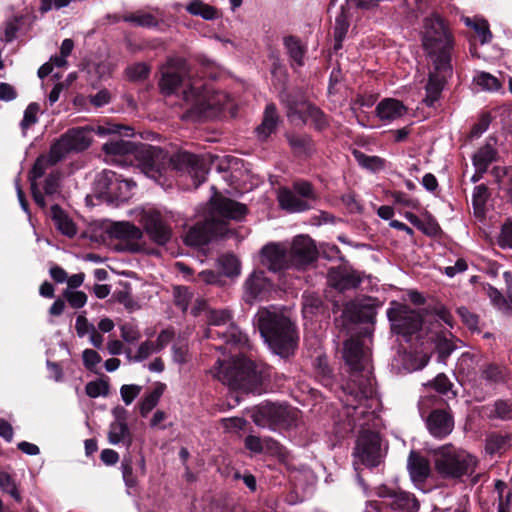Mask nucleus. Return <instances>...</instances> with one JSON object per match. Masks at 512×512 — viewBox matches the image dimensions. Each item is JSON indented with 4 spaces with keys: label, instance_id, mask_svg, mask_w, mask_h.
Masks as SVG:
<instances>
[{
    "label": "nucleus",
    "instance_id": "obj_14",
    "mask_svg": "<svg viewBox=\"0 0 512 512\" xmlns=\"http://www.w3.org/2000/svg\"><path fill=\"white\" fill-rule=\"evenodd\" d=\"M353 457V464L356 471L358 470V464H362L369 469L378 467L385 457L380 435L376 432L363 429L357 437Z\"/></svg>",
    "mask_w": 512,
    "mask_h": 512
},
{
    "label": "nucleus",
    "instance_id": "obj_36",
    "mask_svg": "<svg viewBox=\"0 0 512 512\" xmlns=\"http://www.w3.org/2000/svg\"><path fill=\"white\" fill-rule=\"evenodd\" d=\"M123 21L133 26L143 28H156L159 26V20L152 13L138 10L134 13L123 16Z\"/></svg>",
    "mask_w": 512,
    "mask_h": 512
},
{
    "label": "nucleus",
    "instance_id": "obj_45",
    "mask_svg": "<svg viewBox=\"0 0 512 512\" xmlns=\"http://www.w3.org/2000/svg\"><path fill=\"white\" fill-rule=\"evenodd\" d=\"M121 471L123 481L127 488H134L137 486V477L133 473V462L131 456H125L121 462Z\"/></svg>",
    "mask_w": 512,
    "mask_h": 512
},
{
    "label": "nucleus",
    "instance_id": "obj_4",
    "mask_svg": "<svg viewBox=\"0 0 512 512\" xmlns=\"http://www.w3.org/2000/svg\"><path fill=\"white\" fill-rule=\"evenodd\" d=\"M176 70L169 69L162 74L160 88L165 95L181 93L185 102L191 104V112L201 116H210V110L218 108V103L209 96L206 83L190 76L184 58L174 60Z\"/></svg>",
    "mask_w": 512,
    "mask_h": 512
},
{
    "label": "nucleus",
    "instance_id": "obj_16",
    "mask_svg": "<svg viewBox=\"0 0 512 512\" xmlns=\"http://www.w3.org/2000/svg\"><path fill=\"white\" fill-rule=\"evenodd\" d=\"M64 67V42L59 47V55L51 58L49 62L43 64L38 70V77L41 80V86L44 91L51 89L48 94V101L53 105L58 101L64 83L62 81Z\"/></svg>",
    "mask_w": 512,
    "mask_h": 512
},
{
    "label": "nucleus",
    "instance_id": "obj_30",
    "mask_svg": "<svg viewBox=\"0 0 512 512\" xmlns=\"http://www.w3.org/2000/svg\"><path fill=\"white\" fill-rule=\"evenodd\" d=\"M283 45L289 56L291 66L293 68L303 67L305 65L307 46L298 37L293 35L284 37Z\"/></svg>",
    "mask_w": 512,
    "mask_h": 512
},
{
    "label": "nucleus",
    "instance_id": "obj_17",
    "mask_svg": "<svg viewBox=\"0 0 512 512\" xmlns=\"http://www.w3.org/2000/svg\"><path fill=\"white\" fill-rule=\"evenodd\" d=\"M287 256L291 269L305 270L318 257L315 241L308 235H297L286 245Z\"/></svg>",
    "mask_w": 512,
    "mask_h": 512
},
{
    "label": "nucleus",
    "instance_id": "obj_20",
    "mask_svg": "<svg viewBox=\"0 0 512 512\" xmlns=\"http://www.w3.org/2000/svg\"><path fill=\"white\" fill-rule=\"evenodd\" d=\"M377 495L382 499V504L391 512H417L419 501L414 494L387 486L377 488Z\"/></svg>",
    "mask_w": 512,
    "mask_h": 512
},
{
    "label": "nucleus",
    "instance_id": "obj_8",
    "mask_svg": "<svg viewBox=\"0 0 512 512\" xmlns=\"http://www.w3.org/2000/svg\"><path fill=\"white\" fill-rule=\"evenodd\" d=\"M261 337L269 348L282 358L292 355L298 344L294 324L275 308H263L255 316Z\"/></svg>",
    "mask_w": 512,
    "mask_h": 512
},
{
    "label": "nucleus",
    "instance_id": "obj_2",
    "mask_svg": "<svg viewBox=\"0 0 512 512\" xmlns=\"http://www.w3.org/2000/svg\"><path fill=\"white\" fill-rule=\"evenodd\" d=\"M343 359L353 373L352 384H348L346 399L343 400L346 415L354 427L363 428L375 417V412L368 409V402L374 401V382L369 370V355L358 339L344 342Z\"/></svg>",
    "mask_w": 512,
    "mask_h": 512
},
{
    "label": "nucleus",
    "instance_id": "obj_21",
    "mask_svg": "<svg viewBox=\"0 0 512 512\" xmlns=\"http://www.w3.org/2000/svg\"><path fill=\"white\" fill-rule=\"evenodd\" d=\"M363 276V273L346 265L332 267L328 271L329 283L340 292L357 289L362 283Z\"/></svg>",
    "mask_w": 512,
    "mask_h": 512
},
{
    "label": "nucleus",
    "instance_id": "obj_35",
    "mask_svg": "<svg viewBox=\"0 0 512 512\" xmlns=\"http://www.w3.org/2000/svg\"><path fill=\"white\" fill-rule=\"evenodd\" d=\"M186 11L193 15L199 16L204 20H215L218 18V11L215 7L204 3L202 0H191L185 7Z\"/></svg>",
    "mask_w": 512,
    "mask_h": 512
},
{
    "label": "nucleus",
    "instance_id": "obj_15",
    "mask_svg": "<svg viewBox=\"0 0 512 512\" xmlns=\"http://www.w3.org/2000/svg\"><path fill=\"white\" fill-rule=\"evenodd\" d=\"M64 157V135H60L50 147L47 155H40L29 172V181L33 199L41 208L45 207V197L38 188L37 180L41 178L46 170L57 164Z\"/></svg>",
    "mask_w": 512,
    "mask_h": 512
},
{
    "label": "nucleus",
    "instance_id": "obj_18",
    "mask_svg": "<svg viewBox=\"0 0 512 512\" xmlns=\"http://www.w3.org/2000/svg\"><path fill=\"white\" fill-rule=\"evenodd\" d=\"M164 153L166 155V162L161 171V175L158 176L157 179H154L156 182L160 181L168 164L171 165L174 170L187 172L193 178L196 187L205 182L207 169L199 156L187 151H180L169 158L165 151Z\"/></svg>",
    "mask_w": 512,
    "mask_h": 512
},
{
    "label": "nucleus",
    "instance_id": "obj_59",
    "mask_svg": "<svg viewBox=\"0 0 512 512\" xmlns=\"http://www.w3.org/2000/svg\"><path fill=\"white\" fill-rule=\"evenodd\" d=\"M322 306L321 299L316 295H304L303 296V314L305 317L312 316Z\"/></svg>",
    "mask_w": 512,
    "mask_h": 512
},
{
    "label": "nucleus",
    "instance_id": "obj_13",
    "mask_svg": "<svg viewBox=\"0 0 512 512\" xmlns=\"http://www.w3.org/2000/svg\"><path fill=\"white\" fill-rule=\"evenodd\" d=\"M136 186L131 179H124L111 170H103L94 181V193L97 198L108 203L124 202L129 199L130 191Z\"/></svg>",
    "mask_w": 512,
    "mask_h": 512
},
{
    "label": "nucleus",
    "instance_id": "obj_12",
    "mask_svg": "<svg viewBox=\"0 0 512 512\" xmlns=\"http://www.w3.org/2000/svg\"><path fill=\"white\" fill-rule=\"evenodd\" d=\"M386 315L393 334L402 337L409 342L413 335H416L422 327L421 315L410 306L398 301H391Z\"/></svg>",
    "mask_w": 512,
    "mask_h": 512
},
{
    "label": "nucleus",
    "instance_id": "obj_56",
    "mask_svg": "<svg viewBox=\"0 0 512 512\" xmlns=\"http://www.w3.org/2000/svg\"><path fill=\"white\" fill-rule=\"evenodd\" d=\"M224 273L227 276H237L240 274V263L233 255H225L220 259Z\"/></svg>",
    "mask_w": 512,
    "mask_h": 512
},
{
    "label": "nucleus",
    "instance_id": "obj_58",
    "mask_svg": "<svg viewBox=\"0 0 512 512\" xmlns=\"http://www.w3.org/2000/svg\"><path fill=\"white\" fill-rule=\"evenodd\" d=\"M487 294L493 305L496 306L499 310L505 312L509 310V301L503 296V294L497 288L488 285Z\"/></svg>",
    "mask_w": 512,
    "mask_h": 512
},
{
    "label": "nucleus",
    "instance_id": "obj_55",
    "mask_svg": "<svg viewBox=\"0 0 512 512\" xmlns=\"http://www.w3.org/2000/svg\"><path fill=\"white\" fill-rule=\"evenodd\" d=\"M39 111V106L37 103H30L24 111L23 119L20 123L21 129L26 131L32 125H34L38 118L37 114Z\"/></svg>",
    "mask_w": 512,
    "mask_h": 512
},
{
    "label": "nucleus",
    "instance_id": "obj_32",
    "mask_svg": "<svg viewBox=\"0 0 512 512\" xmlns=\"http://www.w3.org/2000/svg\"><path fill=\"white\" fill-rule=\"evenodd\" d=\"M279 117L274 104H268L264 110L263 119L260 125L255 129V133L260 140H266L278 125Z\"/></svg>",
    "mask_w": 512,
    "mask_h": 512
},
{
    "label": "nucleus",
    "instance_id": "obj_60",
    "mask_svg": "<svg viewBox=\"0 0 512 512\" xmlns=\"http://www.w3.org/2000/svg\"><path fill=\"white\" fill-rule=\"evenodd\" d=\"M86 393L91 398L105 396L108 393L109 387L103 381H91L85 387Z\"/></svg>",
    "mask_w": 512,
    "mask_h": 512
},
{
    "label": "nucleus",
    "instance_id": "obj_3",
    "mask_svg": "<svg viewBox=\"0 0 512 512\" xmlns=\"http://www.w3.org/2000/svg\"><path fill=\"white\" fill-rule=\"evenodd\" d=\"M97 134L101 136L108 134L117 135L102 146L107 162L123 167L135 165L143 174L151 179H157L161 175L166 162L164 150L149 144L135 143L122 139L120 136L133 135L132 127L108 124L107 126H98Z\"/></svg>",
    "mask_w": 512,
    "mask_h": 512
},
{
    "label": "nucleus",
    "instance_id": "obj_1",
    "mask_svg": "<svg viewBox=\"0 0 512 512\" xmlns=\"http://www.w3.org/2000/svg\"><path fill=\"white\" fill-rule=\"evenodd\" d=\"M423 28L422 45L431 63L423 102L427 107H435L444 87L453 75L454 39L439 16L425 18Z\"/></svg>",
    "mask_w": 512,
    "mask_h": 512
},
{
    "label": "nucleus",
    "instance_id": "obj_19",
    "mask_svg": "<svg viewBox=\"0 0 512 512\" xmlns=\"http://www.w3.org/2000/svg\"><path fill=\"white\" fill-rule=\"evenodd\" d=\"M138 221L149 239L163 246L171 239L172 231L164 215L154 207L143 208L138 214Z\"/></svg>",
    "mask_w": 512,
    "mask_h": 512
},
{
    "label": "nucleus",
    "instance_id": "obj_6",
    "mask_svg": "<svg viewBox=\"0 0 512 512\" xmlns=\"http://www.w3.org/2000/svg\"><path fill=\"white\" fill-rule=\"evenodd\" d=\"M216 364L214 376L230 389L258 395L265 392L269 368L262 362L238 357L232 361L218 360Z\"/></svg>",
    "mask_w": 512,
    "mask_h": 512
},
{
    "label": "nucleus",
    "instance_id": "obj_31",
    "mask_svg": "<svg viewBox=\"0 0 512 512\" xmlns=\"http://www.w3.org/2000/svg\"><path fill=\"white\" fill-rule=\"evenodd\" d=\"M407 468L413 482H423L430 474L428 460L415 451L409 454Z\"/></svg>",
    "mask_w": 512,
    "mask_h": 512
},
{
    "label": "nucleus",
    "instance_id": "obj_33",
    "mask_svg": "<svg viewBox=\"0 0 512 512\" xmlns=\"http://www.w3.org/2000/svg\"><path fill=\"white\" fill-rule=\"evenodd\" d=\"M508 377V370L505 366L496 363H489L481 369V378L487 385H499L505 383Z\"/></svg>",
    "mask_w": 512,
    "mask_h": 512
},
{
    "label": "nucleus",
    "instance_id": "obj_43",
    "mask_svg": "<svg viewBox=\"0 0 512 512\" xmlns=\"http://www.w3.org/2000/svg\"><path fill=\"white\" fill-rule=\"evenodd\" d=\"M310 104L301 103L300 105H289L287 117L294 125H302L308 121L306 107Z\"/></svg>",
    "mask_w": 512,
    "mask_h": 512
},
{
    "label": "nucleus",
    "instance_id": "obj_46",
    "mask_svg": "<svg viewBox=\"0 0 512 512\" xmlns=\"http://www.w3.org/2000/svg\"><path fill=\"white\" fill-rule=\"evenodd\" d=\"M287 140L291 148L298 153H307L311 148V139L307 135L289 134Z\"/></svg>",
    "mask_w": 512,
    "mask_h": 512
},
{
    "label": "nucleus",
    "instance_id": "obj_10",
    "mask_svg": "<svg viewBox=\"0 0 512 512\" xmlns=\"http://www.w3.org/2000/svg\"><path fill=\"white\" fill-rule=\"evenodd\" d=\"M232 312L228 309H214L208 314V339H219L225 344L242 348L248 344V337L232 321Z\"/></svg>",
    "mask_w": 512,
    "mask_h": 512
},
{
    "label": "nucleus",
    "instance_id": "obj_5",
    "mask_svg": "<svg viewBox=\"0 0 512 512\" xmlns=\"http://www.w3.org/2000/svg\"><path fill=\"white\" fill-rule=\"evenodd\" d=\"M251 417L257 426L279 432L298 446L309 442V432L300 412L288 405L266 402L255 407Z\"/></svg>",
    "mask_w": 512,
    "mask_h": 512
},
{
    "label": "nucleus",
    "instance_id": "obj_41",
    "mask_svg": "<svg viewBox=\"0 0 512 512\" xmlns=\"http://www.w3.org/2000/svg\"><path fill=\"white\" fill-rule=\"evenodd\" d=\"M354 156L361 167L372 172H378L385 167V160L378 156L366 155L360 151H355Z\"/></svg>",
    "mask_w": 512,
    "mask_h": 512
},
{
    "label": "nucleus",
    "instance_id": "obj_62",
    "mask_svg": "<svg viewBox=\"0 0 512 512\" xmlns=\"http://www.w3.org/2000/svg\"><path fill=\"white\" fill-rule=\"evenodd\" d=\"M140 392L141 386L136 384H126L120 388L122 400L126 405H130L135 400V398L140 394Z\"/></svg>",
    "mask_w": 512,
    "mask_h": 512
},
{
    "label": "nucleus",
    "instance_id": "obj_27",
    "mask_svg": "<svg viewBox=\"0 0 512 512\" xmlns=\"http://www.w3.org/2000/svg\"><path fill=\"white\" fill-rule=\"evenodd\" d=\"M93 133L94 129L89 125L70 128L66 131V155L70 151L81 152L86 150L92 142Z\"/></svg>",
    "mask_w": 512,
    "mask_h": 512
},
{
    "label": "nucleus",
    "instance_id": "obj_28",
    "mask_svg": "<svg viewBox=\"0 0 512 512\" xmlns=\"http://www.w3.org/2000/svg\"><path fill=\"white\" fill-rule=\"evenodd\" d=\"M408 108L398 99L385 98L381 100L375 109V114L381 122L389 124L404 115Z\"/></svg>",
    "mask_w": 512,
    "mask_h": 512
},
{
    "label": "nucleus",
    "instance_id": "obj_54",
    "mask_svg": "<svg viewBox=\"0 0 512 512\" xmlns=\"http://www.w3.org/2000/svg\"><path fill=\"white\" fill-rule=\"evenodd\" d=\"M129 353L130 351H128L127 356L130 361L142 362L143 360L147 359L151 354L157 352L153 341H144L140 344V346L137 349V353L133 357H130Z\"/></svg>",
    "mask_w": 512,
    "mask_h": 512
},
{
    "label": "nucleus",
    "instance_id": "obj_9",
    "mask_svg": "<svg viewBox=\"0 0 512 512\" xmlns=\"http://www.w3.org/2000/svg\"><path fill=\"white\" fill-rule=\"evenodd\" d=\"M477 458L465 450L451 444L443 445L434 451V464L437 473L444 479H462L475 472Z\"/></svg>",
    "mask_w": 512,
    "mask_h": 512
},
{
    "label": "nucleus",
    "instance_id": "obj_11",
    "mask_svg": "<svg viewBox=\"0 0 512 512\" xmlns=\"http://www.w3.org/2000/svg\"><path fill=\"white\" fill-rule=\"evenodd\" d=\"M277 200L282 210L288 213H302L314 208L318 194L310 182L295 180L290 187L279 189Z\"/></svg>",
    "mask_w": 512,
    "mask_h": 512
},
{
    "label": "nucleus",
    "instance_id": "obj_63",
    "mask_svg": "<svg viewBox=\"0 0 512 512\" xmlns=\"http://www.w3.org/2000/svg\"><path fill=\"white\" fill-rule=\"evenodd\" d=\"M498 244L501 248L512 249V221L505 222L502 225Z\"/></svg>",
    "mask_w": 512,
    "mask_h": 512
},
{
    "label": "nucleus",
    "instance_id": "obj_48",
    "mask_svg": "<svg viewBox=\"0 0 512 512\" xmlns=\"http://www.w3.org/2000/svg\"><path fill=\"white\" fill-rule=\"evenodd\" d=\"M456 313L463 322V324L471 331H479V318L471 312L467 307L460 306L456 309Z\"/></svg>",
    "mask_w": 512,
    "mask_h": 512
},
{
    "label": "nucleus",
    "instance_id": "obj_61",
    "mask_svg": "<svg viewBox=\"0 0 512 512\" xmlns=\"http://www.w3.org/2000/svg\"><path fill=\"white\" fill-rule=\"evenodd\" d=\"M308 120L311 119L317 129L321 130L327 125L325 114L316 106L310 105L306 107Z\"/></svg>",
    "mask_w": 512,
    "mask_h": 512
},
{
    "label": "nucleus",
    "instance_id": "obj_51",
    "mask_svg": "<svg viewBox=\"0 0 512 512\" xmlns=\"http://www.w3.org/2000/svg\"><path fill=\"white\" fill-rule=\"evenodd\" d=\"M0 488L4 493L9 494L17 502L21 501V496L13 478L6 472H0Z\"/></svg>",
    "mask_w": 512,
    "mask_h": 512
},
{
    "label": "nucleus",
    "instance_id": "obj_34",
    "mask_svg": "<svg viewBox=\"0 0 512 512\" xmlns=\"http://www.w3.org/2000/svg\"><path fill=\"white\" fill-rule=\"evenodd\" d=\"M490 198V192L485 184L476 185L472 193V206L474 215L483 218L486 214V204Z\"/></svg>",
    "mask_w": 512,
    "mask_h": 512
},
{
    "label": "nucleus",
    "instance_id": "obj_23",
    "mask_svg": "<svg viewBox=\"0 0 512 512\" xmlns=\"http://www.w3.org/2000/svg\"><path fill=\"white\" fill-rule=\"evenodd\" d=\"M127 411L124 408L114 410L115 420L109 426L108 439L113 445L123 444L129 448L132 444V433L127 424Z\"/></svg>",
    "mask_w": 512,
    "mask_h": 512
},
{
    "label": "nucleus",
    "instance_id": "obj_64",
    "mask_svg": "<svg viewBox=\"0 0 512 512\" xmlns=\"http://www.w3.org/2000/svg\"><path fill=\"white\" fill-rule=\"evenodd\" d=\"M507 444V437L500 434H493L487 438L486 450L493 454L501 450Z\"/></svg>",
    "mask_w": 512,
    "mask_h": 512
},
{
    "label": "nucleus",
    "instance_id": "obj_24",
    "mask_svg": "<svg viewBox=\"0 0 512 512\" xmlns=\"http://www.w3.org/2000/svg\"><path fill=\"white\" fill-rule=\"evenodd\" d=\"M378 306L376 298L366 297L357 303L349 304L345 308L344 314H350V319L353 322L374 323Z\"/></svg>",
    "mask_w": 512,
    "mask_h": 512
},
{
    "label": "nucleus",
    "instance_id": "obj_57",
    "mask_svg": "<svg viewBox=\"0 0 512 512\" xmlns=\"http://www.w3.org/2000/svg\"><path fill=\"white\" fill-rule=\"evenodd\" d=\"M87 302V295L83 291L66 289V303L72 308H82Z\"/></svg>",
    "mask_w": 512,
    "mask_h": 512
},
{
    "label": "nucleus",
    "instance_id": "obj_40",
    "mask_svg": "<svg viewBox=\"0 0 512 512\" xmlns=\"http://www.w3.org/2000/svg\"><path fill=\"white\" fill-rule=\"evenodd\" d=\"M464 22L466 26L472 27L475 30V32L480 37L481 44H487L491 41L492 33L489 29V24L486 20L479 18L471 19L469 17H466L464 19Z\"/></svg>",
    "mask_w": 512,
    "mask_h": 512
},
{
    "label": "nucleus",
    "instance_id": "obj_22",
    "mask_svg": "<svg viewBox=\"0 0 512 512\" xmlns=\"http://www.w3.org/2000/svg\"><path fill=\"white\" fill-rule=\"evenodd\" d=\"M262 263L272 272L291 269L286 251V244L270 243L261 249Z\"/></svg>",
    "mask_w": 512,
    "mask_h": 512
},
{
    "label": "nucleus",
    "instance_id": "obj_39",
    "mask_svg": "<svg viewBox=\"0 0 512 512\" xmlns=\"http://www.w3.org/2000/svg\"><path fill=\"white\" fill-rule=\"evenodd\" d=\"M483 413L488 418L508 420L512 418V406L505 400H497L483 407Z\"/></svg>",
    "mask_w": 512,
    "mask_h": 512
},
{
    "label": "nucleus",
    "instance_id": "obj_50",
    "mask_svg": "<svg viewBox=\"0 0 512 512\" xmlns=\"http://www.w3.org/2000/svg\"><path fill=\"white\" fill-rule=\"evenodd\" d=\"M349 29L348 15L345 9L342 7L340 12L335 18L334 25V36H337L339 40H344Z\"/></svg>",
    "mask_w": 512,
    "mask_h": 512
},
{
    "label": "nucleus",
    "instance_id": "obj_42",
    "mask_svg": "<svg viewBox=\"0 0 512 512\" xmlns=\"http://www.w3.org/2000/svg\"><path fill=\"white\" fill-rule=\"evenodd\" d=\"M162 394L163 389L161 387H157L145 395L139 405L142 417H146L157 406Z\"/></svg>",
    "mask_w": 512,
    "mask_h": 512
},
{
    "label": "nucleus",
    "instance_id": "obj_44",
    "mask_svg": "<svg viewBox=\"0 0 512 512\" xmlns=\"http://www.w3.org/2000/svg\"><path fill=\"white\" fill-rule=\"evenodd\" d=\"M479 362V356L471 353H463L458 360L457 367L459 372L467 376L474 373Z\"/></svg>",
    "mask_w": 512,
    "mask_h": 512
},
{
    "label": "nucleus",
    "instance_id": "obj_26",
    "mask_svg": "<svg viewBox=\"0 0 512 512\" xmlns=\"http://www.w3.org/2000/svg\"><path fill=\"white\" fill-rule=\"evenodd\" d=\"M429 433L437 439L448 436L454 428V420L451 414L445 410H433L426 420Z\"/></svg>",
    "mask_w": 512,
    "mask_h": 512
},
{
    "label": "nucleus",
    "instance_id": "obj_37",
    "mask_svg": "<svg viewBox=\"0 0 512 512\" xmlns=\"http://www.w3.org/2000/svg\"><path fill=\"white\" fill-rule=\"evenodd\" d=\"M114 237L126 240H140L142 238V230L129 222L114 223L111 228Z\"/></svg>",
    "mask_w": 512,
    "mask_h": 512
},
{
    "label": "nucleus",
    "instance_id": "obj_25",
    "mask_svg": "<svg viewBox=\"0 0 512 512\" xmlns=\"http://www.w3.org/2000/svg\"><path fill=\"white\" fill-rule=\"evenodd\" d=\"M271 287L272 284L263 271H254L245 281L244 299L247 303L262 299L271 290Z\"/></svg>",
    "mask_w": 512,
    "mask_h": 512
},
{
    "label": "nucleus",
    "instance_id": "obj_52",
    "mask_svg": "<svg viewBox=\"0 0 512 512\" xmlns=\"http://www.w3.org/2000/svg\"><path fill=\"white\" fill-rule=\"evenodd\" d=\"M120 332H121V338L129 344L136 343L140 337V331L133 322H125L122 325H120Z\"/></svg>",
    "mask_w": 512,
    "mask_h": 512
},
{
    "label": "nucleus",
    "instance_id": "obj_47",
    "mask_svg": "<svg viewBox=\"0 0 512 512\" xmlns=\"http://www.w3.org/2000/svg\"><path fill=\"white\" fill-rule=\"evenodd\" d=\"M125 73L129 80L140 81L146 79L149 76L150 69L147 64L139 62L128 66L125 70Z\"/></svg>",
    "mask_w": 512,
    "mask_h": 512
},
{
    "label": "nucleus",
    "instance_id": "obj_49",
    "mask_svg": "<svg viewBox=\"0 0 512 512\" xmlns=\"http://www.w3.org/2000/svg\"><path fill=\"white\" fill-rule=\"evenodd\" d=\"M438 362L445 363L447 358L455 350V345L446 338L437 336L435 338Z\"/></svg>",
    "mask_w": 512,
    "mask_h": 512
},
{
    "label": "nucleus",
    "instance_id": "obj_53",
    "mask_svg": "<svg viewBox=\"0 0 512 512\" xmlns=\"http://www.w3.org/2000/svg\"><path fill=\"white\" fill-rule=\"evenodd\" d=\"M476 84L487 91H497L501 85L499 80L487 72H481L475 78Z\"/></svg>",
    "mask_w": 512,
    "mask_h": 512
},
{
    "label": "nucleus",
    "instance_id": "obj_7",
    "mask_svg": "<svg viewBox=\"0 0 512 512\" xmlns=\"http://www.w3.org/2000/svg\"><path fill=\"white\" fill-rule=\"evenodd\" d=\"M213 195L210 198V216L197 222L184 236L188 246L202 247L207 245L216 234L220 220H242L247 214L244 204L220 195L215 186H211Z\"/></svg>",
    "mask_w": 512,
    "mask_h": 512
},
{
    "label": "nucleus",
    "instance_id": "obj_29",
    "mask_svg": "<svg viewBox=\"0 0 512 512\" xmlns=\"http://www.w3.org/2000/svg\"><path fill=\"white\" fill-rule=\"evenodd\" d=\"M496 144V138L489 137L486 143L473 155L472 162L475 169L487 172L489 166L497 160Z\"/></svg>",
    "mask_w": 512,
    "mask_h": 512
},
{
    "label": "nucleus",
    "instance_id": "obj_38",
    "mask_svg": "<svg viewBox=\"0 0 512 512\" xmlns=\"http://www.w3.org/2000/svg\"><path fill=\"white\" fill-rule=\"evenodd\" d=\"M44 193L45 196L54 201L58 198H61L62 191V174L60 171H52L49 173L48 177L44 182Z\"/></svg>",
    "mask_w": 512,
    "mask_h": 512
}]
</instances>
